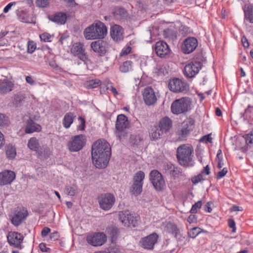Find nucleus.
I'll return each mask as SVG.
<instances>
[{
    "label": "nucleus",
    "mask_w": 253,
    "mask_h": 253,
    "mask_svg": "<svg viewBox=\"0 0 253 253\" xmlns=\"http://www.w3.org/2000/svg\"><path fill=\"white\" fill-rule=\"evenodd\" d=\"M98 201L101 209L108 211L114 205L116 198L113 194L106 193L99 195L98 197Z\"/></svg>",
    "instance_id": "8"
},
{
    "label": "nucleus",
    "mask_w": 253,
    "mask_h": 253,
    "mask_svg": "<svg viewBox=\"0 0 253 253\" xmlns=\"http://www.w3.org/2000/svg\"><path fill=\"white\" fill-rule=\"evenodd\" d=\"M193 152V148L189 144H186L179 146L176 151V158L179 164L186 167L193 166L191 164Z\"/></svg>",
    "instance_id": "3"
},
{
    "label": "nucleus",
    "mask_w": 253,
    "mask_h": 253,
    "mask_svg": "<svg viewBox=\"0 0 253 253\" xmlns=\"http://www.w3.org/2000/svg\"><path fill=\"white\" fill-rule=\"evenodd\" d=\"M38 154L44 158H47L50 155V149L47 146H42L40 147L37 152Z\"/></svg>",
    "instance_id": "40"
},
{
    "label": "nucleus",
    "mask_w": 253,
    "mask_h": 253,
    "mask_svg": "<svg viewBox=\"0 0 253 253\" xmlns=\"http://www.w3.org/2000/svg\"><path fill=\"white\" fill-rule=\"evenodd\" d=\"M203 180L204 178L203 177V174L202 173H200L197 176L193 177L191 178V181L194 184H196Z\"/></svg>",
    "instance_id": "48"
},
{
    "label": "nucleus",
    "mask_w": 253,
    "mask_h": 253,
    "mask_svg": "<svg viewBox=\"0 0 253 253\" xmlns=\"http://www.w3.org/2000/svg\"><path fill=\"white\" fill-rule=\"evenodd\" d=\"M50 20L58 24H64L67 20V16L64 13L58 12L56 13Z\"/></svg>",
    "instance_id": "33"
},
{
    "label": "nucleus",
    "mask_w": 253,
    "mask_h": 253,
    "mask_svg": "<svg viewBox=\"0 0 253 253\" xmlns=\"http://www.w3.org/2000/svg\"><path fill=\"white\" fill-rule=\"evenodd\" d=\"M245 140L248 144L253 143V130L246 135Z\"/></svg>",
    "instance_id": "50"
},
{
    "label": "nucleus",
    "mask_w": 253,
    "mask_h": 253,
    "mask_svg": "<svg viewBox=\"0 0 253 253\" xmlns=\"http://www.w3.org/2000/svg\"><path fill=\"white\" fill-rule=\"evenodd\" d=\"M167 232L171 234L179 241H183L185 238L180 233V230L177 226L172 223H168L166 226Z\"/></svg>",
    "instance_id": "26"
},
{
    "label": "nucleus",
    "mask_w": 253,
    "mask_h": 253,
    "mask_svg": "<svg viewBox=\"0 0 253 253\" xmlns=\"http://www.w3.org/2000/svg\"><path fill=\"white\" fill-rule=\"evenodd\" d=\"M66 193L70 196H75L78 193V187L76 184L67 186L65 188Z\"/></svg>",
    "instance_id": "39"
},
{
    "label": "nucleus",
    "mask_w": 253,
    "mask_h": 253,
    "mask_svg": "<svg viewBox=\"0 0 253 253\" xmlns=\"http://www.w3.org/2000/svg\"><path fill=\"white\" fill-rule=\"evenodd\" d=\"M26 81L30 85H35L36 84V82L31 76H27L26 77Z\"/></svg>",
    "instance_id": "59"
},
{
    "label": "nucleus",
    "mask_w": 253,
    "mask_h": 253,
    "mask_svg": "<svg viewBox=\"0 0 253 253\" xmlns=\"http://www.w3.org/2000/svg\"><path fill=\"white\" fill-rule=\"evenodd\" d=\"M124 30L123 28L119 25L115 24L111 27L110 35L114 41L119 42L124 39Z\"/></svg>",
    "instance_id": "25"
},
{
    "label": "nucleus",
    "mask_w": 253,
    "mask_h": 253,
    "mask_svg": "<svg viewBox=\"0 0 253 253\" xmlns=\"http://www.w3.org/2000/svg\"><path fill=\"white\" fill-rule=\"evenodd\" d=\"M36 44L32 41H29L27 43V52L32 53L36 49Z\"/></svg>",
    "instance_id": "45"
},
{
    "label": "nucleus",
    "mask_w": 253,
    "mask_h": 253,
    "mask_svg": "<svg viewBox=\"0 0 253 253\" xmlns=\"http://www.w3.org/2000/svg\"><path fill=\"white\" fill-rule=\"evenodd\" d=\"M28 148L36 152H38L40 148L38 140L36 137L31 138L28 142Z\"/></svg>",
    "instance_id": "35"
},
{
    "label": "nucleus",
    "mask_w": 253,
    "mask_h": 253,
    "mask_svg": "<svg viewBox=\"0 0 253 253\" xmlns=\"http://www.w3.org/2000/svg\"><path fill=\"white\" fill-rule=\"evenodd\" d=\"M245 18L247 21L253 23V6L252 5L248 6L244 9Z\"/></svg>",
    "instance_id": "36"
},
{
    "label": "nucleus",
    "mask_w": 253,
    "mask_h": 253,
    "mask_svg": "<svg viewBox=\"0 0 253 253\" xmlns=\"http://www.w3.org/2000/svg\"><path fill=\"white\" fill-rule=\"evenodd\" d=\"M112 14L116 20L121 22L125 21L128 17L127 11L125 8L119 6H116L112 9Z\"/></svg>",
    "instance_id": "24"
},
{
    "label": "nucleus",
    "mask_w": 253,
    "mask_h": 253,
    "mask_svg": "<svg viewBox=\"0 0 253 253\" xmlns=\"http://www.w3.org/2000/svg\"><path fill=\"white\" fill-rule=\"evenodd\" d=\"M164 133V132L158 126L154 125L151 126L149 130V137L152 141H156L161 139Z\"/></svg>",
    "instance_id": "27"
},
{
    "label": "nucleus",
    "mask_w": 253,
    "mask_h": 253,
    "mask_svg": "<svg viewBox=\"0 0 253 253\" xmlns=\"http://www.w3.org/2000/svg\"><path fill=\"white\" fill-rule=\"evenodd\" d=\"M142 140V138L137 135H131L129 138L130 143L136 145H138Z\"/></svg>",
    "instance_id": "43"
},
{
    "label": "nucleus",
    "mask_w": 253,
    "mask_h": 253,
    "mask_svg": "<svg viewBox=\"0 0 253 253\" xmlns=\"http://www.w3.org/2000/svg\"><path fill=\"white\" fill-rule=\"evenodd\" d=\"M145 177V174L142 171H139L136 173L133 177V182L130 187V193L137 196L141 194L142 191L143 181Z\"/></svg>",
    "instance_id": "6"
},
{
    "label": "nucleus",
    "mask_w": 253,
    "mask_h": 253,
    "mask_svg": "<svg viewBox=\"0 0 253 253\" xmlns=\"http://www.w3.org/2000/svg\"><path fill=\"white\" fill-rule=\"evenodd\" d=\"M39 248L41 251L43 252H48L50 249L46 247V244L44 243H42L39 245Z\"/></svg>",
    "instance_id": "57"
},
{
    "label": "nucleus",
    "mask_w": 253,
    "mask_h": 253,
    "mask_svg": "<svg viewBox=\"0 0 253 253\" xmlns=\"http://www.w3.org/2000/svg\"><path fill=\"white\" fill-rule=\"evenodd\" d=\"M202 67L201 62L192 61L185 66L184 74L187 78H193L199 73Z\"/></svg>",
    "instance_id": "15"
},
{
    "label": "nucleus",
    "mask_w": 253,
    "mask_h": 253,
    "mask_svg": "<svg viewBox=\"0 0 253 253\" xmlns=\"http://www.w3.org/2000/svg\"><path fill=\"white\" fill-rule=\"evenodd\" d=\"M111 155L110 144L105 139H99L93 143L91 147L92 163L98 169L107 166Z\"/></svg>",
    "instance_id": "1"
},
{
    "label": "nucleus",
    "mask_w": 253,
    "mask_h": 253,
    "mask_svg": "<svg viewBox=\"0 0 253 253\" xmlns=\"http://www.w3.org/2000/svg\"><path fill=\"white\" fill-rule=\"evenodd\" d=\"M202 206V202L201 201H199L195 203L192 207L190 210V213H196L198 212V210L200 209Z\"/></svg>",
    "instance_id": "44"
},
{
    "label": "nucleus",
    "mask_w": 253,
    "mask_h": 253,
    "mask_svg": "<svg viewBox=\"0 0 253 253\" xmlns=\"http://www.w3.org/2000/svg\"><path fill=\"white\" fill-rule=\"evenodd\" d=\"M132 62L131 61H126L124 62L122 65L120 67V71L123 73H126L131 68Z\"/></svg>",
    "instance_id": "41"
},
{
    "label": "nucleus",
    "mask_w": 253,
    "mask_h": 253,
    "mask_svg": "<svg viewBox=\"0 0 253 253\" xmlns=\"http://www.w3.org/2000/svg\"><path fill=\"white\" fill-rule=\"evenodd\" d=\"M25 94L18 92L14 95L12 103L16 107L20 106L25 102Z\"/></svg>",
    "instance_id": "32"
},
{
    "label": "nucleus",
    "mask_w": 253,
    "mask_h": 253,
    "mask_svg": "<svg viewBox=\"0 0 253 253\" xmlns=\"http://www.w3.org/2000/svg\"><path fill=\"white\" fill-rule=\"evenodd\" d=\"M16 177L14 171L10 170H4L0 172V186L10 184Z\"/></svg>",
    "instance_id": "20"
},
{
    "label": "nucleus",
    "mask_w": 253,
    "mask_h": 253,
    "mask_svg": "<svg viewBox=\"0 0 253 253\" xmlns=\"http://www.w3.org/2000/svg\"><path fill=\"white\" fill-rule=\"evenodd\" d=\"M155 50L157 55L164 58L170 53V49L168 44L164 41H159L155 44Z\"/></svg>",
    "instance_id": "23"
},
{
    "label": "nucleus",
    "mask_w": 253,
    "mask_h": 253,
    "mask_svg": "<svg viewBox=\"0 0 253 253\" xmlns=\"http://www.w3.org/2000/svg\"><path fill=\"white\" fill-rule=\"evenodd\" d=\"M182 170L180 168L174 166L170 174L173 177H176L178 175H182Z\"/></svg>",
    "instance_id": "47"
},
{
    "label": "nucleus",
    "mask_w": 253,
    "mask_h": 253,
    "mask_svg": "<svg viewBox=\"0 0 253 253\" xmlns=\"http://www.w3.org/2000/svg\"><path fill=\"white\" fill-rule=\"evenodd\" d=\"M28 216L27 211L23 207L14 209L12 214L10 215L11 222L15 226H18Z\"/></svg>",
    "instance_id": "9"
},
{
    "label": "nucleus",
    "mask_w": 253,
    "mask_h": 253,
    "mask_svg": "<svg viewBox=\"0 0 253 253\" xmlns=\"http://www.w3.org/2000/svg\"><path fill=\"white\" fill-rule=\"evenodd\" d=\"M119 219L121 222L125 226L129 227L136 226L138 221V217L133 215L128 210L123 211L119 212Z\"/></svg>",
    "instance_id": "11"
},
{
    "label": "nucleus",
    "mask_w": 253,
    "mask_h": 253,
    "mask_svg": "<svg viewBox=\"0 0 253 253\" xmlns=\"http://www.w3.org/2000/svg\"><path fill=\"white\" fill-rule=\"evenodd\" d=\"M71 52L75 56H77L83 61L85 62L87 59L83 45L81 42L74 44L71 49Z\"/></svg>",
    "instance_id": "22"
},
{
    "label": "nucleus",
    "mask_w": 253,
    "mask_h": 253,
    "mask_svg": "<svg viewBox=\"0 0 253 253\" xmlns=\"http://www.w3.org/2000/svg\"><path fill=\"white\" fill-rule=\"evenodd\" d=\"M107 34V27L99 21L86 28L84 32V36L87 40L102 39Z\"/></svg>",
    "instance_id": "2"
},
{
    "label": "nucleus",
    "mask_w": 253,
    "mask_h": 253,
    "mask_svg": "<svg viewBox=\"0 0 253 253\" xmlns=\"http://www.w3.org/2000/svg\"><path fill=\"white\" fill-rule=\"evenodd\" d=\"M36 4L39 7H46L49 4V0H36Z\"/></svg>",
    "instance_id": "46"
},
{
    "label": "nucleus",
    "mask_w": 253,
    "mask_h": 253,
    "mask_svg": "<svg viewBox=\"0 0 253 253\" xmlns=\"http://www.w3.org/2000/svg\"><path fill=\"white\" fill-rule=\"evenodd\" d=\"M174 167V166L172 164H167L165 166V170L169 171V172L170 173L173 169Z\"/></svg>",
    "instance_id": "64"
},
{
    "label": "nucleus",
    "mask_w": 253,
    "mask_h": 253,
    "mask_svg": "<svg viewBox=\"0 0 253 253\" xmlns=\"http://www.w3.org/2000/svg\"><path fill=\"white\" fill-rule=\"evenodd\" d=\"M142 94L144 101L147 105H152L156 102L157 97L152 87L149 86L145 87Z\"/></svg>",
    "instance_id": "21"
},
{
    "label": "nucleus",
    "mask_w": 253,
    "mask_h": 253,
    "mask_svg": "<svg viewBox=\"0 0 253 253\" xmlns=\"http://www.w3.org/2000/svg\"><path fill=\"white\" fill-rule=\"evenodd\" d=\"M51 38V36L50 35V34H49L47 33H43L42 34L40 35V39H41V41H43L44 42H50Z\"/></svg>",
    "instance_id": "49"
},
{
    "label": "nucleus",
    "mask_w": 253,
    "mask_h": 253,
    "mask_svg": "<svg viewBox=\"0 0 253 253\" xmlns=\"http://www.w3.org/2000/svg\"><path fill=\"white\" fill-rule=\"evenodd\" d=\"M16 2H11L9 3L3 9V12L4 13H7L9 10L11 8L12 6L15 5Z\"/></svg>",
    "instance_id": "60"
},
{
    "label": "nucleus",
    "mask_w": 253,
    "mask_h": 253,
    "mask_svg": "<svg viewBox=\"0 0 253 253\" xmlns=\"http://www.w3.org/2000/svg\"><path fill=\"white\" fill-rule=\"evenodd\" d=\"M150 180L153 186L157 191L164 189L166 184L162 174L157 170H152L149 174Z\"/></svg>",
    "instance_id": "10"
},
{
    "label": "nucleus",
    "mask_w": 253,
    "mask_h": 253,
    "mask_svg": "<svg viewBox=\"0 0 253 253\" xmlns=\"http://www.w3.org/2000/svg\"><path fill=\"white\" fill-rule=\"evenodd\" d=\"M106 232L111 238L112 243L116 241L119 234L118 228L113 226H108L106 229Z\"/></svg>",
    "instance_id": "31"
},
{
    "label": "nucleus",
    "mask_w": 253,
    "mask_h": 253,
    "mask_svg": "<svg viewBox=\"0 0 253 253\" xmlns=\"http://www.w3.org/2000/svg\"><path fill=\"white\" fill-rule=\"evenodd\" d=\"M202 231L200 228L194 227L190 229L188 232V235L190 238H194L198 235Z\"/></svg>",
    "instance_id": "42"
},
{
    "label": "nucleus",
    "mask_w": 253,
    "mask_h": 253,
    "mask_svg": "<svg viewBox=\"0 0 253 253\" xmlns=\"http://www.w3.org/2000/svg\"><path fill=\"white\" fill-rule=\"evenodd\" d=\"M228 223L229 227L232 229V232L235 233L236 232V224L234 220L232 219H229L228 220Z\"/></svg>",
    "instance_id": "53"
},
{
    "label": "nucleus",
    "mask_w": 253,
    "mask_h": 253,
    "mask_svg": "<svg viewBox=\"0 0 253 253\" xmlns=\"http://www.w3.org/2000/svg\"><path fill=\"white\" fill-rule=\"evenodd\" d=\"M228 170L226 168H223L221 171H219L217 174V177L218 179L224 177L227 173Z\"/></svg>",
    "instance_id": "54"
},
{
    "label": "nucleus",
    "mask_w": 253,
    "mask_h": 253,
    "mask_svg": "<svg viewBox=\"0 0 253 253\" xmlns=\"http://www.w3.org/2000/svg\"><path fill=\"white\" fill-rule=\"evenodd\" d=\"M79 121H80L81 124L78 126V129L80 130H84L85 126V120L82 117H79L78 118Z\"/></svg>",
    "instance_id": "51"
},
{
    "label": "nucleus",
    "mask_w": 253,
    "mask_h": 253,
    "mask_svg": "<svg viewBox=\"0 0 253 253\" xmlns=\"http://www.w3.org/2000/svg\"><path fill=\"white\" fill-rule=\"evenodd\" d=\"M6 124V120L5 116L2 114H0V126H3Z\"/></svg>",
    "instance_id": "63"
},
{
    "label": "nucleus",
    "mask_w": 253,
    "mask_h": 253,
    "mask_svg": "<svg viewBox=\"0 0 253 253\" xmlns=\"http://www.w3.org/2000/svg\"><path fill=\"white\" fill-rule=\"evenodd\" d=\"M23 236L18 232H10L7 235V239L11 246L21 249V244L23 241Z\"/></svg>",
    "instance_id": "17"
},
{
    "label": "nucleus",
    "mask_w": 253,
    "mask_h": 253,
    "mask_svg": "<svg viewBox=\"0 0 253 253\" xmlns=\"http://www.w3.org/2000/svg\"><path fill=\"white\" fill-rule=\"evenodd\" d=\"M211 140H212V138L210 136V135H204L203 137H202L200 139V141L201 142H206V143H207L208 142H211Z\"/></svg>",
    "instance_id": "55"
},
{
    "label": "nucleus",
    "mask_w": 253,
    "mask_h": 253,
    "mask_svg": "<svg viewBox=\"0 0 253 253\" xmlns=\"http://www.w3.org/2000/svg\"><path fill=\"white\" fill-rule=\"evenodd\" d=\"M5 153L8 159H13L16 154V149L12 145L9 144L5 147Z\"/></svg>",
    "instance_id": "38"
},
{
    "label": "nucleus",
    "mask_w": 253,
    "mask_h": 253,
    "mask_svg": "<svg viewBox=\"0 0 253 253\" xmlns=\"http://www.w3.org/2000/svg\"><path fill=\"white\" fill-rule=\"evenodd\" d=\"M90 46L94 52L97 53L100 56H103L108 50L109 44L106 41L98 39L92 42Z\"/></svg>",
    "instance_id": "13"
},
{
    "label": "nucleus",
    "mask_w": 253,
    "mask_h": 253,
    "mask_svg": "<svg viewBox=\"0 0 253 253\" xmlns=\"http://www.w3.org/2000/svg\"><path fill=\"white\" fill-rule=\"evenodd\" d=\"M75 117L73 113L69 112L66 114L63 120V126L66 128H69L73 123Z\"/></svg>",
    "instance_id": "34"
},
{
    "label": "nucleus",
    "mask_w": 253,
    "mask_h": 253,
    "mask_svg": "<svg viewBox=\"0 0 253 253\" xmlns=\"http://www.w3.org/2000/svg\"><path fill=\"white\" fill-rule=\"evenodd\" d=\"M84 136L80 134L72 137L68 143V149L71 152H78L81 150L85 144Z\"/></svg>",
    "instance_id": "14"
},
{
    "label": "nucleus",
    "mask_w": 253,
    "mask_h": 253,
    "mask_svg": "<svg viewBox=\"0 0 253 253\" xmlns=\"http://www.w3.org/2000/svg\"><path fill=\"white\" fill-rule=\"evenodd\" d=\"M129 127V123L126 116L120 114L117 116L115 124V133L120 141L125 139L127 137V129Z\"/></svg>",
    "instance_id": "4"
},
{
    "label": "nucleus",
    "mask_w": 253,
    "mask_h": 253,
    "mask_svg": "<svg viewBox=\"0 0 253 253\" xmlns=\"http://www.w3.org/2000/svg\"><path fill=\"white\" fill-rule=\"evenodd\" d=\"M198 46V41L194 37H188L186 38L182 44V51L186 54H189L193 52Z\"/></svg>",
    "instance_id": "18"
},
{
    "label": "nucleus",
    "mask_w": 253,
    "mask_h": 253,
    "mask_svg": "<svg viewBox=\"0 0 253 253\" xmlns=\"http://www.w3.org/2000/svg\"><path fill=\"white\" fill-rule=\"evenodd\" d=\"M241 41L242 44L244 47L248 48L249 47V43L248 42L247 39L245 36H243L242 38Z\"/></svg>",
    "instance_id": "61"
},
{
    "label": "nucleus",
    "mask_w": 253,
    "mask_h": 253,
    "mask_svg": "<svg viewBox=\"0 0 253 253\" xmlns=\"http://www.w3.org/2000/svg\"><path fill=\"white\" fill-rule=\"evenodd\" d=\"M191 105L189 97H182L174 100L171 105V111L175 115H178L187 112Z\"/></svg>",
    "instance_id": "5"
},
{
    "label": "nucleus",
    "mask_w": 253,
    "mask_h": 253,
    "mask_svg": "<svg viewBox=\"0 0 253 253\" xmlns=\"http://www.w3.org/2000/svg\"><path fill=\"white\" fill-rule=\"evenodd\" d=\"M158 238V235L153 233L142 238L140 240V243L143 248L151 250L153 249L155 244L157 242Z\"/></svg>",
    "instance_id": "19"
},
{
    "label": "nucleus",
    "mask_w": 253,
    "mask_h": 253,
    "mask_svg": "<svg viewBox=\"0 0 253 253\" xmlns=\"http://www.w3.org/2000/svg\"><path fill=\"white\" fill-rule=\"evenodd\" d=\"M87 243L94 247L101 246L107 241V236L103 232H95L86 237Z\"/></svg>",
    "instance_id": "12"
},
{
    "label": "nucleus",
    "mask_w": 253,
    "mask_h": 253,
    "mask_svg": "<svg viewBox=\"0 0 253 253\" xmlns=\"http://www.w3.org/2000/svg\"><path fill=\"white\" fill-rule=\"evenodd\" d=\"M197 218L196 216L193 214H190L187 218V221L189 223L196 222Z\"/></svg>",
    "instance_id": "62"
},
{
    "label": "nucleus",
    "mask_w": 253,
    "mask_h": 253,
    "mask_svg": "<svg viewBox=\"0 0 253 253\" xmlns=\"http://www.w3.org/2000/svg\"><path fill=\"white\" fill-rule=\"evenodd\" d=\"M108 253H121V250L119 246L114 245L110 248Z\"/></svg>",
    "instance_id": "52"
},
{
    "label": "nucleus",
    "mask_w": 253,
    "mask_h": 253,
    "mask_svg": "<svg viewBox=\"0 0 253 253\" xmlns=\"http://www.w3.org/2000/svg\"><path fill=\"white\" fill-rule=\"evenodd\" d=\"M131 47L129 46H127L126 48L123 49L121 52V55H125L131 52Z\"/></svg>",
    "instance_id": "58"
},
{
    "label": "nucleus",
    "mask_w": 253,
    "mask_h": 253,
    "mask_svg": "<svg viewBox=\"0 0 253 253\" xmlns=\"http://www.w3.org/2000/svg\"><path fill=\"white\" fill-rule=\"evenodd\" d=\"M172 126V120L168 117H165L160 121L158 126L164 133H167L171 128Z\"/></svg>",
    "instance_id": "30"
},
{
    "label": "nucleus",
    "mask_w": 253,
    "mask_h": 253,
    "mask_svg": "<svg viewBox=\"0 0 253 253\" xmlns=\"http://www.w3.org/2000/svg\"><path fill=\"white\" fill-rule=\"evenodd\" d=\"M195 123V120L191 118L182 123L181 128L176 131V135L179 140H186L188 134L193 130Z\"/></svg>",
    "instance_id": "7"
},
{
    "label": "nucleus",
    "mask_w": 253,
    "mask_h": 253,
    "mask_svg": "<svg viewBox=\"0 0 253 253\" xmlns=\"http://www.w3.org/2000/svg\"><path fill=\"white\" fill-rule=\"evenodd\" d=\"M101 84V81L97 79L90 80L86 82L85 85L88 89L96 88Z\"/></svg>",
    "instance_id": "37"
},
{
    "label": "nucleus",
    "mask_w": 253,
    "mask_h": 253,
    "mask_svg": "<svg viewBox=\"0 0 253 253\" xmlns=\"http://www.w3.org/2000/svg\"><path fill=\"white\" fill-rule=\"evenodd\" d=\"M169 87L174 92L186 91L188 89L187 84L178 78L170 80L169 84Z\"/></svg>",
    "instance_id": "16"
},
{
    "label": "nucleus",
    "mask_w": 253,
    "mask_h": 253,
    "mask_svg": "<svg viewBox=\"0 0 253 253\" xmlns=\"http://www.w3.org/2000/svg\"><path fill=\"white\" fill-rule=\"evenodd\" d=\"M14 84L7 79L0 80V93L5 94L11 91L13 87Z\"/></svg>",
    "instance_id": "28"
},
{
    "label": "nucleus",
    "mask_w": 253,
    "mask_h": 253,
    "mask_svg": "<svg viewBox=\"0 0 253 253\" xmlns=\"http://www.w3.org/2000/svg\"><path fill=\"white\" fill-rule=\"evenodd\" d=\"M41 126L30 119L27 121V125L25 127L26 133H32L34 132H40L41 131Z\"/></svg>",
    "instance_id": "29"
},
{
    "label": "nucleus",
    "mask_w": 253,
    "mask_h": 253,
    "mask_svg": "<svg viewBox=\"0 0 253 253\" xmlns=\"http://www.w3.org/2000/svg\"><path fill=\"white\" fill-rule=\"evenodd\" d=\"M50 232V229L48 227H44L41 232V235L42 237H46Z\"/></svg>",
    "instance_id": "56"
}]
</instances>
